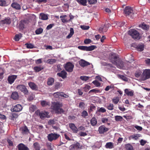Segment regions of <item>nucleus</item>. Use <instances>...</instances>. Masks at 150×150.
<instances>
[{
  "label": "nucleus",
  "mask_w": 150,
  "mask_h": 150,
  "mask_svg": "<svg viewBox=\"0 0 150 150\" xmlns=\"http://www.w3.org/2000/svg\"><path fill=\"white\" fill-rule=\"evenodd\" d=\"M110 61L112 64H115L118 68L120 69H125L126 68L125 67L129 68L130 64L129 62H127V63L124 64L123 62L121 60H120L115 53L112 54Z\"/></svg>",
  "instance_id": "f257e3e1"
},
{
  "label": "nucleus",
  "mask_w": 150,
  "mask_h": 150,
  "mask_svg": "<svg viewBox=\"0 0 150 150\" xmlns=\"http://www.w3.org/2000/svg\"><path fill=\"white\" fill-rule=\"evenodd\" d=\"M62 105L61 103L54 102L52 103L51 108L56 113H63L64 111L63 109L61 108Z\"/></svg>",
  "instance_id": "f03ea898"
},
{
  "label": "nucleus",
  "mask_w": 150,
  "mask_h": 150,
  "mask_svg": "<svg viewBox=\"0 0 150 150\" xmlns=\"http://www.w3.org/2000/svg\"><path fill=\"white\" fill-rule=\"evenodd\" d=\"M124 12L127 16H129L133 18V10L132 8L130 6H127L126 7L124 10Z\"/></svg>",
  "instance_id": "7ed1b4c3"
},
{
  "label": "nucleus",
  "mask_w": 150,
  "mask_h": 150,
  "mask_svg": "<svg viewBox=\"0 0 150 150\" xmlns=\"http://www.w3.org/2000/svg\"><path fill=\"white\" fill-rule=\"evenodd\" d=\"M128 33L134 39H139L140 38L139 33L135 30H130L128 31Z\"/></svg>",
  "instance_id": "20e7f679"
},
{
  "label": "nucleus",
  "mask_w": 150,
  "mask_h": 150,
  "mask_svg": "<svg viewBox=\"0 0 150 150\" xmlns=\"http://www.w3.org/2000/svg\"><path fill=\"white\" fill-rule=\"evenodd\" d=\"M149 78H150V69H145L141 75V80L142 81H144Z\"/></svg>",
  "instance_id": "39448f33"
},
{
  "label": "nucleus",
  "mask_w": 150,
  "mask_h": 150,
  "mask_svg": "<svg viewBox=\"0 0 150 150\" xmlns=\"http://www.w3.org/2000/svg\"><path fill=\"white\" fill-rule=\"evenodd\" d=\"M16 88L17 90L23 92L25 95H28V91L24 85H18Z\"/></svg>",
  "instance_id": "423d86ee"
},
{
  "label": "nucleus",
  "mask_w": 150,
  "mask_h": 150,
  "mask_svg": "<svg viewBox=\"0 0 150 150\" xmlns=\"http://www.w3.org/2000/svg\"><path fill=\"white\" fill-rule=\"evenodd\" d=\"M59 134L57 133H50L48 134L47 138L48 140L52 142L53 140H55L57 139L60 136Z\"/></svg>",
  "instance_id": "0eeeda50"
},
{
  "label": "nucleus",
  "mask_w": 150,
  "mask_h": 150,
  "mask_svg": "<svg viewBox=\"0 0 150 150\" xmlns=\"http://www.w3.org/2000/svg\"><path fill=\"white\" fill-rule=\"evenodd\" d=\"M79 49L86 51H91L95 49V47L94 46L92 45L89 47L85 46H79L78 47Z\"/></svg>",
  "instance_id": "6e6552de"
},
{
  "label": "nucleus",
  "mask_w": 150,
  "mask_h": 150,
  "mask_svg": "<svg viewBox=\"0 0 150 150\" xmlns=\"http://www.w3.org/2000/svg\"><path fill=\"white\" fill-rule=\"evenodd\" d=\"M74 65L71 62L67 63L65 66V68L67 71L68 72H72L73 69Z\"/></svg>",
  "instance_id": "1a4fd4ad"
},
{
  "label": "nucleus",
  "mask_w": 150,
  "mask_h": 150,
  "mask_svg": "<svg viewBox=\"0 0 150 150\" xmlns=\"http://www.w3.org/2000/svg\"><path fill=\"white\" fill-rule=\"evenodd\" d=\"M108 129L103 125L100 126L98 129L99 133L100 134H103L104 132L108 131Z\"/></svg>",
  "instance_id": "9d476101"
},
{
  "label": "nucleus",
  "mask_w": 150,
  "mask_h": 150,
  "mask_svg": "<svg viewBox=\"0 0 150 150\" xmlns=\"http://www.w3.org/2000/svg\"><path fill=\"white\" fill-rule=\"evenodd\" d=\"M60 18L62 22L63 23H67L70 21L69 17L66 15L60 16Z\"/></svg>",
  "instance_id": "9b49d317"
},
{
  "label": "nucleus",
  "mask_w": 150,
  "mask_h": 150,
  "mask_svg": "<svg viewBox=\"0 0 150 150\" xmlns=\"http://www.w3.org/2000/svg\"><path fill=\"white\" fill-rule=\"evenodd\" d=\"M23 109V107L20 104H17L13 107V112H19Z\"/></svg>",
  "instance_id": "f8f14e48"
},
{
  "label": "nucleus",
  "mask_w": 150,
  "mask_h": 150,
  "mask_svg": "<svg viewBox=\"0 0 150 150\" xmlns=\"http://www.w3.org/2000/svg\"><path fill=\"white\" fill-rule=\"evenodd\" d=\"M17 76L15 75H12L9 76L8 78V80L9 83L12 84L16 79Z\"/></svg>",
  "instance_id": "ddd939ff"
},
{
  "label": "nucleus",
  "mask_w": 150,
  "mask_h": 150,
  "mask_svg": "<svg viewBox=\"0 0 150 150\" xmlns=\"http://www.w3.org/2000/svg\"><path fill=\"white\" fill-rule=\"evenodd\" d=\"M49 113L47 112H39V115L41 119H43L45 117H49L48 116Z\"/></svg>",
  "instance_id": "4468645a"
},
{
  "label": "nucleus",
  "mask_w": 150,
  "mask_h": 150,
  "mask_svg": "<svg viewBox=\"0 0 150 150\" xmlns=\"http://www.w3.org/2000/svg\"><path fill=\"white\" fill-rule=\"evenodd\" d=\"M20 130L23 134H28L29 133V130L26 126L21 127L20 128Z\"/></svg>",
  "instance_id": "2eb2a0df"
},
{
  "label": "nucleus",
  "mask_w": 150,
  "mask_h": 150,
  "mask_svg": "<svg viewBox=\"0 0 150 150\" xmlns=\"http://www.w3.org/2000/svg\"><path fill=\"white\" fill-rule=\"evenodd\" d=\"M69 127L74 133H77L78 131V129L74 124L70 123L69 125Z\"/></svg>",
  "instance_id": "dca6fc26"
},
{
  "label": "nucleus",
  "mask_w": 150,
  "mask_h": 150,
  "mask_svg": "<svg viewBox=\"0 0 150 150\" xmlns=\"http://www.w3.org/2000/svg\"><path fill=\"white\" fill-rule=\"evenodd\" d=\"M79 64L80 65L83 67L89 65L90 64L83 59H81L79 61Z\"/></svg>",
  "instance_id": "f3484780"
},
{
  "label": "nucleus",
  "mask_w": 150,
  "mask_h": 150,
  "mask_svg": "<svg viewBox=\"0 0 150 150\" xmlns=\"http://www.w3.org/2000/svg\"><path fill=\"white\" fill-rule=\"evenodd\" d=\"M18 147L19 150H29L27 147L22 143L19 144Z\"/></svg>",
  "instance_id": "a211bd4d"
},
{
  "label": "nucleus",
  "mask_w": 150,
  "mask_h": 150,
  "mask_svg": "<svg viewBox=\"0 0 150 150\" xmlns=\"http://www.w3.org/2000/svg\"><path fill=\"white\" fill-rule=\"evenodd\" d=\"M39 18L43 20H47L48 19V15L41 13L40 14Z\"/></svg>",
  "instance_id": "6ab92c4d"
},
{
  "label": "nucleus",
  "mask_w": 150,
  "mask_h": 150,
  "mask_svg": "<svg viewBox=\"0 0 150 150\" xmlns=\"http://www.w3.org/2000/svg\"><path fill=\"white\" fill-rule=\"evenodd\" d=\"M79 144L77 143L71 145L70 146V150H76L79 148Z\"/></svg>",
  "instance_id": "aec40b11"
},
{
  "label": "nucleus",
  "mask_w": 150,
  "mask_h": 150,
  "mask_svg": "<svg viewBox=\"0 0 150 150\" xmlns=\"http://www.w3.org/2000/svg\"><path fill=\"white\" fill-rule=\"evenodd\" d=\"M107 29V27L106 26V24H105L103 25L102 26L99 28V31L100 33H103L106 32Z\"/></svg>",
  "instance_id": "412c9836"
},
{
  "label": "nucleus",
  "mask_w": 150,
  "mask_h": 150,
  "mask_svg": "<svg viewBox=\"0 0 150 150\" xmlns=\"http://www.w3.org/2000/svg\"><path fill=\"white\" fill-rule=\"evenodd\" d=\"M28 85L30 88L33 90H36L38 88L37 86L33 82H29L28 83Z\"/></svg>",
  "instance_id": "4be33fe9"
},
{
  "label": "nucleus",
  "mask_w": 150,
  "mask_h": 150,
  "mask_svg": "<svg viewBox=\"0 0 150 150\" xmlns=\"http://www.w3.org/2000/svg\"><path fill=\"white\" fill-rule=\"evenodd\" d=\"M54 79L52 77H49L47 79V84L48 86L52 85L54 82Z\"/></svg>",
  "instance_id": "5701e85b"
},
{
  "label": "nucleus",
  "mask_w": 150,
  "mask_h": 150,
  "mask_svg": "<svg viewBox=\"0 0 150 150\" xmlns=\"http://www.w3.org/2000/svg\"><path fill=\"white\" fill-rule=\"evenodd\" d=\"M11 6L13 8L17 10H19L21 9V6L20 5L16 2L13 3Z\"/></svg>",
  "instance_id": "b1692460"
},
{
  "label": "nucleus",
  "mask_w": 150,
  "mask_h": 150,
  "mask_svg": "<svg viewBox=\"0 0 150 150\" xmlns=\"http://www.w3.org/2000/svg\"><path fill=\"white\" fill-rule=\"evenodd\" d=\"M40 104L43 107H46L47 105H50V103L49 102L45 100L41 101Z\"/></svg>",
  "instance_id": "393cba45"
},
{
  "label": "nucleus",
  "mask_w": 150,
  "mask_h": 150,
  "mask_svg": "<svg viewBox=\"0 0 150 150\" xmlns=\"http://www.w3.org/2000/svg\"><path fill=\"white\" fill-rule=\"evenodd\" d=\"M18 95L17 92H13L11 95V98L14 100L17 99L18 98Z\"/></svg>",
  "instance_id": "a878e982"
},
{
  "label": "nucleus",
  "mask_w": 150,
  "mask_h": 150,
  "mask_svg": "<svg viewBox=\"0 0 150 150\" xmlns=\"http://www.w3.org/2000/svg\"><path fill=\"white\" fill-rule=\"evenodd\" d=\"M67 73L65 71H62L60 73L57 74V75L62 77L63 78H64L66 77Z\"/></svg>",
  "instance_id": "bb28decb"
},
{
  "label": "nucleus",
  "mask_w": 150,
  "mask_h": 150,
  "mask_svg": "<svg viewBox=\"0 0 150 150\" xmlns=\"http://www.w3.org/2000/svg\"><path fill=\"white\" fill-rule=\"evenodd\" d=\"M48 124L52 126L56 124L57 125V120L56 119H52L50 120L48 122Z\"/></svg>",
  "instance_id": "cd10ccee"
},
{
  "label": "nucleus",
  "mask_w": 150,
  "mask_h": 150,
  "mask_svg": "<svg viewBox=\"0 0 150 150\" xmlns=\"http://www.w3.org/2000/svg\"><path fill=\"white\" fill-rule=\"evenodd\" d=\"M105 146L107 149H112L114 147L113 144L111 142H107L106 143Z\"/></svg>",
  "instance_id": "c85d7f7f"
},
{
  "label": "nucleus",
  "mask_w": 150,
  "mask_h": 150,
  "mask_svg": "<svg viewBox=\"0 0 150 150\" xmlns=\"http://www.w3.org/2000/svg\"><path fill=\"white\" fill-rule=\"evenodd\" d=\"M33 147L35 150H40V144L38 142H35L33 144Z\"/></svg>",
  "instance_id": "c756f323"
},
{
  "label": "nucleus",
  "mask_w": 150,
  "mask_h": 150,
  "mask_svg": "<svg viewBox=\"0 0 150 150\" xmlns=\"http://www.w3.org/2000/svg\"><path fill=\"white\" fill-rule=\"evenodd\" d=\"M76 1L79 4H81L83 6L86 5V0H76Z\"/></svg>",
  "instance_id": "7c9ffc66"
},
{
  "label": "nucleus",
  "mask_w": 150,
  "mask_h": 150,
  "mask_svg": "<svg viewBox=\"0 0 150 150\" xmlns=\"http://www.w3.org/2000/svg\"><path fill=\"white\" fill-rule=\"evenodd\" d=\"M125 92L128 96H132L133 95V92L132 91H129L128 89H126Z\"/></svg>",
  "instance_id": "2f4dec72"
},
{
  "label": "nucleus",
  "mask_w": 150,
  "mask_h": 150,
  "mask_svg": "<svg viewBox=\"0 0 150 150\" xmlns=\"http://www.w3.org/2000/svg\"><path fill=\"white\" fill-rule=\"evenodd\" d=\"M137 49L139 51H142L144 50V45L143 44H139L137 47Z\"/></svg>",
  "instance_id": "473e14b6"
},
{
  "label": "nucleus",
  "mask_w": 150,
  "mask_h": 150,
  "mask_svg": "<svg viewBox=\"0 0 150 150\" xmlns=\"http://www.w3.org/2000/svg\"><path fill=\"white\" fill-rule=\"evenodd\" d=\"M49 150H54V146L50 143L48 142L46 144Z\"/></svg>",
  "instance_id": "72a5a7b5"
},
{
  "label": "nucleus",
  "mask_w": 150,
  "mask_h": 150,
  "mask_svg": "<svg viewBox=\"0 0 150 150\" xmlns=\"http://www.w3.org/2000/svg\"><path fill=\"white\" fill-rule=\"evenodd\" d=\"M43 68L41 66H37L34 67V69L35 72H38L42 70Z\"/></svg>",
  "instance_id": "f704fd0d"
},
{
  "label": "nucleus",
  "mask_w": 150,
  "mask_h": 150,
  "mask_svg": "<svg viewBox=\"0 0 150 150\" xmlns=\"http://www.w3.org/2000/svg\"><path fill=\"white\" fill-rule=\"evenodd\" d=\"M91 123L92 125L95 126L97 123V121L95 117L93 118L91 120Z\"/></svg>",
  "instance_id": "c9c22d12"
},
{
  "label": "nucleus",
  "mask_w": 150,
  "mask_h": 150,
  "mask_svg": "<svg viewBox=\"0 0 150 150\" xmlns=\"http://www.w3.org/2000/svg\"><path fill=\"white\" fill-rule=\"evenodd\" d=\"M2 22L4 24H9L11 23L10 18H6L2 21Z\"/></svg>",
  "instance_id": "e433bc0d"
},
{
  "label": "nucleus",
  "mask_w": 150,
  "mask_h": 150,
  "mask_svg": "<svg viewBox=\"0 0 150 150\" xmlns=\"http://www.w3.org/2000/svg\"><path fill=\"white\" fill-rule=\"evenodd\" d=\"M140 26L143 29L145 30H148L149 28V25H146L144 23H143L142 25H140Z\"/></svg>",
  "instance_id": "4c0bfd02"
},
{
  "label": "nucleus",
  "mask_w": 150,
  "mask_h": 150,
  "mask_svg": "<svg viewBox=\"0 0 150 150\" xmlns=\"http://www.w3.org/2000/svg\"><path fill=\"white\" fill-rule=\"evenodd\" d=\"M70 32L69 34L67 36V38H71L74 33V30L73 28H71L70 30Z\"/></svg>",
  "instance_id": "58836bf2"
},
{
  "label": "nucleus",
  "mask_w": 150,
  "mask_h": 150,
  "mask_svg": "<svg viewBox=\"0 0 150 150\" xmlns=\"http://www.w3.org/2000/svg\"><path fill=\"white\" fill-rule=\"evenodd\" d=\"M43 29L42 28H39L37 29L35 31V33L37 35H39L42 33Z\"/></svg>",
  "instance_id": "ea45409f"
},
{
  "label": "nucleus",
  "mask_w": 150,
  "mask_h": 150,
  "mask_svg": "<svg viewBox=\"0 0 150 150\" xmlns=\"http://www.w3.org/2000/svg\"><path fill=\"white\" fill-rule=\"evenodd\" d=\"M119 100V98L118 97H114L112 99V101L115 104H117Z\"/></svg>",
  "instance_id": "a19ab883"
},
{
  "label": "nucleus",
  "mask_w": 150,
  "mask_h": 150,
  "mask_svg": "<svg viewBox=\"0 0 150 150\" xmlns=\"http://www.w3.org/2000/svg\"><path fill=\"white\" fill-rule=\"evenodd\" d=\"M119 78L125 81H127L128 80V79L125 76L119 75Z\"/></svg>",
  "instance_id": "79ce46f5"
},
{
  "label": "nucleus",
  "mask_w": 150,
  "mask_h": 150,
  "mask_svg": "<svg viewBox=\"0 0 150 150\" xmlns=\"http://www.w3.org/2000/svg\"><path fill=\"white\" fill-rule=\"evenodd\" d=\"M100 90L97 89H93L91 90L88 92L89 93H100Z\"/></svg>",
  "instance_id": "37998d69"
},
{
  "label": "nucleus",
  "mask_w": 150,
  "mask_h": 150,
  "mask_svg": "<svg viewBox=\"0 0 150 150\" xmlns=\"http://www.w3.org/2000/svg\"><path fill=\"white\" fill-rule=\"evenodd\" d=\"M22 37V35L21 34L16 35L15 37V41H18Z\"/></svg>",
  "instance_id": "c03bdc74"
},
{
  "label": "nucleus",
  "mask_w": 150,
  "mask_h": 150,
  "mask_svg": "<svg viewBox=\"0 0 150 150\" xmlns=\"http://www.w3.org/2000/svg\"><path fill=\"white\" fill-rule=\"evenodd\" d=\"M92 83L97 87H99L100 86V83L96 80L93 81Z\"/></svg>",
  "instance_id": "a18cd8bd"
},
{
  "label": "nucleus",
  "mask_w": 150,
  "mask_h": 150,
  "mask_svg": "<svg viewBox=\"0 0 150 150\" xmlns=\"http://www.w3.org/2000/svg\"><path fill=\"white\" fill-rule=\"evenodd\" d=\"M61 93L57 92L54 93V96L56 98H60L61 97Z\"/></svg>",
  "instance_id": "49530a36"
},
{
  "label": "nucleus",
  "mask_w": 150,
  "mask_h": 150,
  "mask_svg": "<svg viewBox=\"0 0 150 150\" xmlns=\"http://www.w3.org/2000/svg\"><path fill=\"white\" fill-rule=\"evenodd\" d=\"M125 148L127 150H133L132 146L129 144H126Z\"/></svg>",
  "instance_id": "de8ad7c7"
},
{
  "label": "nucleus",
  "mask_w": 150,
  "mask_h": 150,
  "mask_svg": "<svg viewBox=\"0 0 150 150\" xmlns=\"http://www.w3.org/2000/svg\"><path fill=\"white\" fill-rule=\"evenodd\" d=\"M89 78V77L86 76H81L80 77V78L81 80L85 81L88 80Z\"/></svg>",
  "instance_id": "09e8293b"
},
{
  "label": "nucleus",
  "mask_w": 150,
  "mask_h": 150,
  "mask_svg": "<svg viewBox=\"0 0 150 150\" xmlns=\"http://www.w3.org/2000/svg\"><path fill=\"white\" fill-rule=\"evenodd\" d=\"M115 119L117 121H121L123 119L122 117L120 116L117 115L115 117Z\"/></svg>",
  "instance_id": "8fccbe9b"
},
{
  "label": "nucleus",
  "mask_w": 150,
  "mask_h": 150,
  "mask_svg": "<svg viewBox=\"0 0 150 150\" xmlns=\"http://www.w3.org/2000/svg\"><path fill=\"white\" fill-rule=\"evenodd\" d=\"M6 1L4 0H0V6H7Z\"/></svg>",
  "instance_id": "3c124183"
},
{
  "label": "nucleus",
  "mask_w": 150,
  "mask_h": 150,
  "mask_svg": "<svg viewBox=\"0 0 150 150\" xmlns=\"http://www.w3.org/2000/svg\"><path fill=\"white\" fill-rule=\"evenodd\" d=\"M113 104L110 103L107 106V108L108 110H111L113 109Z\"/></svg>",
  "instance_id": "603ef678"
},
{
  "label": "nucleus",
  "mask_w": 150,
  "mask_h": 150,
  "mask_svg": "<svg viewBox=\"0 0 150 150\" xmlns=\"http://www.w3.org/2000/svg\"><path fill=\"white\" fill-rule=\"evenodd\" d=\"M62 85L59 82L56 83L55 85V88L56 89H58L60 88Z\"/></svg>",
  "instance_id": "864d4df0"
},
{
  "label": "nucleus",
  "mask_w": 150,
  "mask_h": 150,
  "mask_svg": "<svg viewBox=\"0 0 150 150\" xmlns=\"http://www.w3.org/2000/svg\"><path fill=\"white\" fill-rule=\"evenodd\" d=\"M87 1L90 4H95L97 2V0H87Z\"/></svg>",
  "instance_id": "5fc2aeb1"
},
{
  "label": "nucleus",
  "mask_w": 150,
  "mask_h": 150,
  "mask_svg": "<svg viewBox=\"0 0 150 150\" xmlns=\"http://www.w3.org/2000/svg\"><path fill=\"white\" fill-rule=\"evenodd\" d=\"M36 107L35 105H32L30 108V111L31 112H33L36 109Z\"/></svg>",
  "instance_id": "6e6d98bb"
},
{
  "label": "nucleus",
  "mask_w": 150,
  "mask_h": 150,
  "mask_svg": "<svg viewBox=\"0 0 150 150\" xmlns=\"http://www.w3.org/2000/svg\"><path fill=\"white\" fill-rule=\"evenodd\" d=\"M26 47L28 48L32 49L34 47V45L31 44L26 43L25 44Z\"/></svg>",
  "instance_id": "4d7b16f0"
},
{
  "label": "nucleus",
  "mask_w": 150,
  "mask_h": 150,
  "mask_svg": "<svg viewBox=\"0 0 150 150\" xmlns=\"http://www.w3.org/2000/svg\"><path fill=\"white\" fill-rule=\"evenodd\" d=\"M48 62L50 64H53L56 61V60L55 59H51L48 60Z\"/></svg>",
  "instance_id": "13d9d810"
},
{
  "label": "nucleus",
  "mask_w": 150,
  "mask_h": 150,
  "mask_svg": "<svg viewBox=\"0 0 150 150\" xmlns=\"http://www.w3.org/2000/svg\"><path fill=\"white\" fill-rule=\"evenodd\" d=\"M88 115V113L87 112L86 110H83L81 113V116L84 117H85Z\"/></svg>",
  "instance_id": "bf43d9fd"
},
{
  "label": "nucleus",
  "mask_w": 150,
  "mask_h": 150,
  "mask_svg": "<svg viewBox=\"0 0 150 150\" xmlns=\"http://www.w3.org/2000/svg\"><path fill=\"white\" fill-rule=\"evenodd\" d=\"M81 28L84 30H87L89 29V26H86L84 25H82L81 26Z\"/></svg>",
  "instance_id": "052dcab7"
},
{
  "label": "nucleus",
  "mask_w": 150,
  "mask_h": 150,
  "mask_svg": "<svg viewBox=\"0 0 150 150\" xmlns=\"http://www.w3.org/2000/svg\"><path fill=\"white\" fill-rule=\"evenodd\" d=\"M91 88V87L90 86L86 85L84 87V91L86 92L89 90Z\"/></svg>",
  "instance_id": "680f3d73"
},
{
  "label": "nucleus",
  "mask_w": 150,
  "mask_h": 150,
  "mask_svg": "<svg viewBox=\"0 0 150 150\" xmlns=\"http://www.w3.org/2000/svg\"><path fill=\"white\" fill-rule=\"evenodd\" d=\"M18 115L16 113H13L11 116V119L14 120L15 118H17L18 117Z\"/></svg>",
  "instance_id": "e2e57ef3"
},
{
  "label": "nucleus",
  "mask_w": 150,
  "mask_h": 150,
  "mask_svg": "<svg viewBox=\"0 0 150 150\" xmlns=\"http://www.w3.org/2000/svg\"><path fill=\"white\" fill-rule=\"evenodd\" d=\"M79 106L80 108L83 109L85 108V104L83 102H81L80 103Z\"/></svg>",
  "instance_id": "0e129e2a"
},
{
  "label": "nucleus",
  "mask_w": 150,
  "mask_h": 150,
  "mask_svg": "<svg viewBox=\"0 0 150 150\" xmlns=\"http://www.w3.org/2000/svg\"><path fill=\"white\" fill-rule=\"evenodd\" d=\"M54 26V24L53 23L50 24L48 25L46 28V29L47 30L51 29L52 27Z\"/></svg>",
  "instance_id": "69168bd1"
},
{
  "label": "nucleus",
  "mask_w": 150,
  "mask_h": 150,
  "mask_svg": "<svg viewBox=\"0 0 150 150\" xmlns=\"http://www.w3.org/2000/svg\"><path fill=\"white\" fill-rule=\"evenodd\" d=\"M79 135L81 136L85 137L87 135V134L86 132H81L79 133Z\"/></svg>",
  "instance_id": "338daca9"
},
{
  "label": "nucleus",
  "mask_w": 150,
  "mask_h": 150,
  "mask_svg": "<svg viewBox=\"0 0 150 150\" xmlns=\"http://www.w3.org/2000/svg\"><path fill=\"white\" fill-rule=\"evenodd\" d=\"M108 120V118L105 117H103L102 119V121L103 123H106Z\"/></svg>",
  "instance_id": "774afa93"
}]
</instances>
